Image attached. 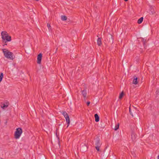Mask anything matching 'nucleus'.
Here are the masks:
<instances>
[{
    "label": "nucleus",
    "instance_id": "393cba45",
    "mask_svg": "<svg viewBox=\"0 0 159 159\" xmlns=\"http://www.w3.org/2000/svg\"><path fill=\"white\" fill-rule=\"evenodd\" d=\"M157 159H159V155H158L157 156Z\"/></svg>",
    "mask_w": 159,
    "mask_h": 159
},
{
    "label": "nucleus",
    "instance_id": "f3484780",
    "mask_svg": "<svg viewBox=\"0 0 159 159\" xmlns=\"http://www.w3.org/2000/svg\"><path fill=\"white\" fill-rule=\"evenodd\" d=\"M123 95L124 93L122 92L120 94L119 96V98L120 99H121L122 98Z\"/></svg>",
    "mask_w": 159,
    "mask_h": 159
},
{
    "label": "nucleus",
    "instance_id": "39448f33",
    "mask_svg": "<svg viewBox=\"0 0 159 159\" xmlns=\"http://www.w3.org/2000/svg\"><path fill=\"white\" fill-rule=\"evenodd\" d=\"M42 54L41 53H39L37 56V63L38 64H40L41 63Z\"/></svg>",
    "mask_w": 159,
    "mask_h": 159
},
{
    "label": "nucleus",
    "instance_id": "5701e85b",
    "mask_svg": "<svg viewBox=\"0 0 159 159\" xmlns=\"http://www.w3.org/2000/svg\"><path fill=\"white\" fill-rule=\"evenodd\" d=\"M152 14H154L155 13V12L153 10V11H152Z\"/></svg>",
    "mask_w": 159,
    "mask_h": 159
},
{
    "label": "nucleus",
    "instance_id": "4be33fe9",
    "mask_svg": "<svg viewBox=\"0 0 159 159\" xmlns=\"http://www.w3.org/2000/svg\"><path fill=\"white\" fill-rule=\"evenodd\" d=\"M111 42H112V43H113V38H112V36H111Z\"/></svg>",
    "mask_w": 159,
    "mask_h": 159
},
{
    "label": "nucleus",
    "instance_id": "1a4fd4ad",
    "mask_svg": "<svg viewBox=\"0 0 159 159\" xmlns=\"http://www.w3.org/2000/svg\"><path fill=\"white\" fill-rule=\"evenodd\" d=\"M138 83V81H137V78L136 77H134L133 81V84H137Z\"/></svg>",
    "mask_w": 159,
    "mask_h": 159
},
{
    "label": "nucleus",
    "instance_id": "6ab92c4d",
    "mask_svg": "<svg viewBox=\"0 0 159 159\" xmlns=\"http://www.w3.org/2000/svg\"><path fill=\"white\" fill-rule=\"evenodd\" d=\"M101 146H95V148L96 150L98 151H99V148Z\"/></svg>",
    "mask_w": 159,
    "mask_h": 159
},
{
    "label": "nucleus",
    "instance_id": "a211bd4d",
    "mask_svg": "<svg viewBox=\"0 0 159 159\" xmlns=\"http://www.w3.org/2000/svg\"><path fill=\"white\" fill-rule=\"evenodd\" d=\"M47 26L48 27V29L49 30H50L51 29V26L49 24H48V23L47 24Z\"/></svg>",
    "mask_w": 159,
    "mask_h": 159
},
{
    "label": "nucleus",
    "instance_id": "9b49d317",
    "mask_svg": "<svg viewBox=\"0 0 159 159\" xmlns=\"http://www.w3.org/2000/svg\"><path fill=\"white\" fill-rule=\"evenodd\" d=\"M82 94L84 98L86 97L87 93L85 90H83L82 91Z\"/></svg>",
    "mask_w": 159,
    "mask_h": 159
},
{
    "label": "nucleus",
    "instance_id": "423d86ee",
    "mask_svg": "<svg viewBox=\"0 0 159 159\" xmlns=\"http://www.w3.org/2000/svg\"><path fill=\"white\" fill-rule=\"evenodd\" d=\"M1 107L3 109H4L5 108L7 107L9 105V103L8 102H7L6 104H5V103H1Z\"/></svg>",
    "mask_w": 159,
    "mask_h": 159
},
{
    "label": "nucleus",
    "instance_id": "7ed1b4c3",
    "mask_svg": "<svg viewBox=\"0 0 159 159\" xmlns=\"http://www.w3.org/2000/svg\"><path fill=\"white\" fill-rule=\"evenodd\" d=\"M22 133V130L21 128H17L14 134V138L16 139H19Z\"/></svg>",
    "mask_w": 159,
    "mask_h": 159
},
{
    "label": "nucleus",
    "instance_id": "c85d7f7f",
    "mask_svg": "<svg viewBox=\"0 0 159 159\" xmlns=\"http://www.w3.org/2000/svg\"><path fill=\"white\" fill-rule=\"evenodd\" d=\"M57 48L56 50V51H57Z\"/></svg>",
    "mask_w": 159,
    "mask_h": 159
},
{
    "label": "nucleus",
    "instance_id": "20e7f679",
    "mask_svg": "<svg viewBox=\"0 0 159 159\" xmlns=\"http://www.w3.org/2000/svg\"><path fill=\"white\" fill-rule=\"evenodd\" d=\"M62 114L63 115L64 117L65 118L66 121L68 125L67 126V127H68V126H69V125L70 124V118L69 117V116L68 114L66 112V111H63L62 112Z\"/></svg>",
    "mask_w": 159,
    "mask_h": 159
},
{
    "label": "nucleus",
    "instance_id": "cd10ccee",
    "mask_svg": "<svg viewBox=\"0 0 159 159\" xmlns=\"http://www.w3.org/2000/svg\"><path fill=\"white\" fill-rule=\"evenodd\" d=\"M6 102H5L4 103H5V104H6Z\"/></svg>",
    "mask_w": 159,
    "mask_h": 159
},
{
    "label": "nucleus",
    "instance_id": "a878e982",
    "mask_svg": "<svg viewBox=\"0 0 159 159\" xmlns=\"http://www.w3.org/2000/svg\"><path fill=\"white\" fill-rule=\"evenodd\" d=\"M142 40H143V43H144V41H143V38H142Z\"/></svg>",
    "mask_w": 159,
    "mask_h": 159
},
{
    "label": "nucleus",
    "instance_id": "bb28decb",
    "mask_svg": "<svg viewBox=\"0 0 159 159\" xmlns=\"http://www.w3.org/2000/svg\"><path fill=\"white\" fill-rule=\"evenodd\" d=\"M128 0H124L125 1V2H126L127 1H128Z\"/></svg>",
    "mask_w": 159,
    "mask_h": 159
},
{
    "label": "nucleus",
    "instance_id": "4468645a",
    "mask_svg": "<svg viewBox=\"0 0 159 159\" xmlns=\"http://www.w3.org/2000/svg\"><path fill=\"white\" fill-rule=\"evenodd\" d=\"M119 123H118L117 124H116L114 128V130H117L119 128Z\"/></svg>",
    "mask_w": 159,
    "mask_h": 159
},
{
    "label": "nucleus",
    "instance_id": "dca6fc26",
    "mask_svg": "<svg viewBox=\"0 0 159 159\" xmlns=\"http://www.w3.org/2000/svg\"><path fill=\"white\" fill-rule=\"evenodd\" d=\"M3 76V74L2 73H1L0 74V82L2 81Z\"/></svg>",
    "mask_w": 159,
    "mask_h": 159
},
{
    "label": "nucleus",
    "instance_id": "0eeeda50",
    "mask_svg": "<svg viewBox=\"0 0 159 159\" xmlns=\"http://www.w3.org/2000/svg\"><path fill=\"white\" fill-rule=\"evenodd\" d=\"M95 144L96 146H101V143L100 142V139H97L95 141Z\"/></svg>",
    "mask_w": 159,
    "mask_h": 159
},
{
    "label": "nucleus",
    "instance_id": "ddd939ff",
    "mask_svg": "<svg viewBox=\"0 0 159 159\" xmlns=\"http://www.w3.org/2000/svg\"><path fill=\"white\" fill-rule=\"evenodd\" d=\"M143 17H141L138 20L137 22L139 24L141 23L143 20Z\"/></svg>",
    "mask_w": 159,
    "mask_h": 159
},
{
    "label": "nucleus",
    "instance_id": "aec40b11",
    "mask_svg": "<svg viewBox=\"0 0 159 159\" xmlns=\"http://www.w3.org/2000/svg\"><path fill=\"white\" fill-rule=\"evenodd\" d=\"M129 113H130V115L131 116H133V113H132L131 111L130 107L129 108Z\"/></svg>",
    "mask_w": 159,
    "mask_h": 159
},
{
    "label": "nucleus",
    "instance_id": "6e6552de",
    "mask_svg": "<svg viewBox=\"0 0 159 159\" xmlns=\"http://www.w3.org/2000/svg\"><path fill=\"white\" fill-rule=\"evenodd\" d=\"M131 137L132 140L133 141H134L136 139V135L134 132H133L132 133Z\"/></svg>",
    "mask_w": 159,
    "mask_h": 159
},
{
    "label": "nucleus",
    "instance_id": "f257e3e1",
    "mask_svg": "<svg viewBox=\"0 0 159 159\" xmlns=\"http://www.w3.org/2000/svg\"><path fill=\"white\" fill-rule=\"evenodd\" d=\"M1 35L3 42L6 43L7 42L11 41V37L8 35L6 31H3L2 32Z\"/></svg>",
    "mask_w": 159,
    "mask_h": 159
},
{
    "label": "nucleus",
    "instance_id": "412c9836",
    "mask_svg": "<svg viewBox=\"0 0 159 159\" xmlns=\"http://www.w3.org/2000/svg\"><path fill=\"white\" fill-rule=\"evenodd\" d=\"M90 103V102H87V104L88 106L89 105Z\"/></svg>",
    "mask_w": 159,
    "mask_h": 159
},
{
    "label": "nucleus",
    "instance_id": "b1692460",
    "mask_svg": "<svg viewBox=\"0 0 159 159\" xmlns=\"http://www.w3.org/2000/svg\"><path fill=\"white\" fill-rule=\"evenodd\" d=\"M159 90H157V91H156V93H159Z\"/></svg>",
    "mask_w": 159,
    "mask_h": 159
},
{
    "label": "nucleus",
    "instance_id": "f03ea898",
    "mask_svg": "<svg viewBox=\"0 0 159 159\" xmlns=\"http://www.w3.org/2000/svg\"><path fill=\"white\" fill-rule=\"evenodd\" d=\"M2 51L5 57L7 58L13 60L14 59L13 57V53L7 49H2Z\"/></svg>",
    "mask_w": 159,
    "mask_h": 159
},
{
    "label": "nucleus",
    "instance_id": "f8f14e48",
    "mask_svg": "<svg viewBox=\"0 0 159 159\" xmlns=\"http://www.w3.org/2000/svg\"><path fill=\"white\" fill-rule=\"evenodd\" d=\"M97 44L98 46H100L102 44V42L100 38H98L97 40Z\"/></svg>",
    "mask_w": 159,
    "mask_h": 159
},
{
    "label": "nucleus",
    "instance_id": "c756f323",
    "mask_svg": "<svg viewBox=\"0 0 159 159\" xmlns=\"http://www.w3.org/2000/svg\"><path fill=\"white\" fill-rule=\"evenodd\" d=\"M35 0L36 1H39V0Z\"/></svg>",
    "mask_w": 159,
    "mask_h": 159
},
{
    "label": "nucleus",
    "instance_id": "9d476101",
    "mask_svg": "<svg viewBox=\"0 0 159 159\" xmlns=\"http://www.w3.org/2000/svg\"><path fill=\"white\" fill-rule=\"evenodd\" d=\"M95 118V121L96 122H98L99 121V118L98 115L97 114H96L94 115Z\"/></svg>",
    "mask_w": 159,
    "mask_h": 159
},
{
    "label": "nucleus",
    "instance_id": "2eb2a0df",
    "mask_svg": "<svg viewBox=\"0 0 159 159\" xmlns=\"http://www.w3.org/2000/svg\"><path fill=\"white\" fill-rule=\"evenodd\" d=\"M61 18V19L64 21L66 20L67 19L66 16H62Z\"/></svg>",
    "mask_w": 159,
    "mask_h": 159
}]
</instances>
